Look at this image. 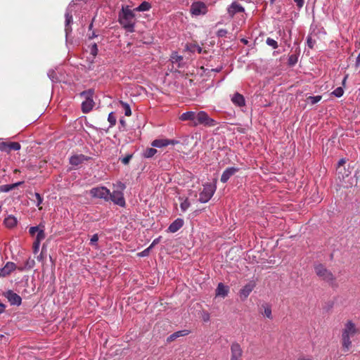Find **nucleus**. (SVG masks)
<instances>
[{
    "label": "nucleus",
    "instance_id": "obj_51",
    "mask_svg": "<svg viewBox=\"0 0 360 360\" xmlns=\"http://www.w3.org/2000/svg\"><path fill=\"white\" fill-rule=\"evenodd\" d=\"M354 176L356 178V183L360 184V170L355 172Z\"/></svg>",
    "mask_w": 360,
    "mask_h": 360
},
{
    "label": "nucleus",
    "instance_id": "obj_9",
    "mask_svg": "<svg viewBox=\"0 0 360 360\" xmlns=\"http://www.w3.org/2000/svg\"><path fill=\"white\" fill-rule=\"evenodd\" d=\"M4 296L8 300L11 305L20 306L22 303L21 297L11 290H8L4 292Z\"/></svg>",
    "mask_w": 360,
    "mask_h": 360
},
{
    "label": "nucleus",
    "instance_id": "obj_38",
    "mask_svg": "<svg viewBox=\"0 0 360 360\" xmlns=\"http://www.w3.org/2000/svg\"><path fill=\"white\" fill-rule=\"evenodd\" d=\"M108 120L110 122V127H112V126H114L116 124V117L113 114V112H110L108 115Z\"/></svg>",
    "mask_w": 360,
    "mask_h": 360
},
{
    "label": "nucleus",
    "instance_id": "obj_52",
    "mask_svg": "<svg viewBox=\"0 0 360 360\" xmlns=\"http://www.w3.org/2000/svg\"><path fill=\"white\" fill-rule=\"evenodd\" d=\"M44 251L42 250L41 253L37 257V259L39 262H42L44 260Z\"/></svg>",
    "mask_w": 360,
    "mask_h": 360
},
{
    "label": "nucleus",
    "instance_id": "obj_15",
    "mask_svg": "<svg viewBox=\"0 0 360 360\" xmlns=\"http://www.w3.org/2000/svg\"><path fill=\"white\" fill-rule=\"evenodd\" d=\"M255 286V285L252 282L248 283L245 285H244L239 292V295L240 298L243 300H245L253 290Z\"/></svg>",
    "mask_w": 360,
    "mask_h": 360
},
{
    "label": "nucleus",
    "instance_id": "obj_61",
    "mask_svg": "<svg viewBox=\"0 0 360 360\" xmlns=\"http://www.w3.org/2000/svg\"><path fill=\"white\" fill-rule=\"evenodd\" d=\"M96 37H97V35L94 32H93L92 34L89 37V39H92Z\"/></svg>",
    "mask_w": 360,
    "mask_h": 360
},
{
    "label": "nucleus",
    "instance_id": "obj_39",
    "mask_svg": "<svg viewBox=\"0 0 360 360\" xmlns=\"http://www.w3.org/2000/svg\"><path fill=\"white\" fill-rule=\"evenodd\" d=\"M321 96H309L308 99L309 100L311 104L314 105L319 102L321 100Z\"/></svg>",
    "mask_w": 360,
    "mask_h": 360
},
{
    "label": "nucleus",
    "instance_id": "obj_58",
    "mask_svg": "<svg viewBox=\"0 0 360 360\" xmlns=\"http://www.w3.org/2000/svg\"><path fill=\"white\" fill-rule=\"evenodd\" d=\"M345 162H346L345 159H344V158L340 159V160H339V162H338V167H340L341 165H342L343 164H345Z\"/></svg>",
    "mask_w": 360,
    "mask_h": 360
},
{
    "label": "nucleus",
    "instance_id": "obj_27",
    "mask_svg": "<svg viewBox=\"0 0 360 360\" xmlns=\"http://www.w3.org/2000/svg\"><path fill=\"white\" fill-rule=\"evenodd\" d=\"M157 152L158 150L155 148H148L143 151L142 156L144 158H151L157 153Z\"/></svg>",
    "mask_w": 360,
    "mask_h": 360
},
{
    "label": "nucleus",
    "instance_id": "obj_42",
    "mask_svg": "<svg viewBox=\"0 0 360 360\" xmlns=\"http://www.w3.org/2000/svg\"><path fill=\"white\" fill-rule=\"evenodd\" d=\"M0 150L8 153V143L1 142L0 143Z\"/></svg>",
    "mask_w": 360,
    "mask_h": 360
},
{
    "label": "nucleus",
    "instance_id": "obj_30",
    "mask_svg": "<svg viewBox=\"0 0 360 360\" xmlns=\"http://www.w3.org/2000/svg\"><path fill=\"white\" fill-rule=\"evenodd\" d=\"M121 105L123 107L124 110V115L126 116H130L131 115V110L129 105L124 101H120Z\"/></svg>",
    "mask_w": 360,
    "mask_h": 360
},
{
    "label": "nucleus",
    "instance_id": "obj_54",
    "mask_svg": "<svg viewBox=\"0 0 360 360\" xmlns=\"http://www.w3.org/2000/svg\"><path fill=\"white\" fill-rule=\"evenodd\" d=\"M202 319L204 321H208L210 320V314L208 313H205L202 316Z\"/></svg>",
    "mask_w": 360,
    "mask_h": 360
},
{
    "label": "nucleus",
    "instance_id": "obj_62",
    "mask_svg": "<svg viewBox=\"0 0 360 360\" xmlns=\"http://www.w3.org/2000/svg\"><path fill=\"white\" fill-rule=\"evenodd\" d=\"M298 360H311V359H309V358L302 357V358L298 359Z\"/></svg>",
    "mask_w": 360,
    "mask_h": 360
},
{
    "label": "nucleus",
    "instance_id": "obj_53",
    "mask_svg": "<svg viewBox=\"0 0 360 360\" xmlns=\"http://www.w3.org/2000/svg\"><path fill=\"white\" fill-rule=\"evenodd\" d=\"M297 62V58H294L293 56H290L289 57V63L290 65H294Z\"/></svg>",
    "mask_w": 360,
    "mask_h": 360
},
{
    "label": "nucleus",
    "instance_id": "obj_41",
    "mask_svg": "<svg viewBox=\"0 0 360 360\" xmlns=\"http://www.w3.org/2000/svg\"><path fill=\"white\" fill-rule=\"evenodd\" d=\"M47 75L52 82L57 79L56 72L53 70H49Z\"/></svg>",
    "mask_w": 360,
    "mask_h": 360
},
{
    "label": "nucleus",
    "instance_id": "obj_50",
    "mask_svg": "<svg viewBox=\"0 0 360 360\" xmlns=\"http://www.w3.org/2000/svg\"><path fill=\"white\" fill-rule=\"evenodd\" d=\"M294 1L298 8H302L304 3V0H294Z\"/></svg>",
    "mask_w": 360,
    "mask_h": 360
},
{
    "label": "nucleus",
    "instance_id": "obj_11",
    "mask_svg": "<svg viewBox=\"0 0 360 360\" xmlns=\"http://www.w3.org/2000/svg\"><path fill=\"white\" fill-rule=\"evenodd\" d=\"M72 4H73V3L72 1L69 4V6H68V8L66 10L65 15V31L66 38L68 37L69 34H70L72 32V28L70 27V25L73 21V20H72V11L70 10V8H71Z\"/></svg>",
    "mask_w": 360,
    "mask_h": 360
},
{
    "label": "nucleus",
    "instance_id": "obj_25",
    "mask_svg": "<svg viewBox=\"0 0 360 360\" xmlns=\"http://www.w3.org/2000/svg\"><path fill=\"white\" fill-rule=\"evenodd\" d=\"M262 308L264 309V311L261 312L262 315L269 319H272L273 316L271 306L265 303L262 305Z\"/></svg>",
    "mask_w": 360,
    "mask_h": 360
},
{
    "label": "nucleus",
    "instance_id": "obj_29",
    "mask_svg": "<svg viewBox=\"0 0 360 360\" xmlns=\"http://www.w3.org/2000/svg\"><path fill=\"white\" fill-rule=\"evenodd\" d=\"M34 265H35L34 260L30 257L26 260L24 266L19 268V269L20 271H23L25 269H31L34 266Z\"/></svg>",
    "mask_w": 360,
    "mask_h": 360
},
{
    "label": "nucleus",
    "instance_id": "obj_63",
    "mask_svg": "<svg viewBox=\"0 0 360 360\" xmlns=\"http://www.w3.org/2000/svg\"><path fill=\"white\" fill-rule=\"evenodd\" d=\"M92 27H93V23L91 22V23L89 25V30H91V29H92Z\"/></svg>",
    "mask_w": 360,
    "mask_h": 360
},
{
    "label": "nucleus",
    "instance_id": "obj_6",
    "mask_svg": "<svg viewBox=\"0 0 360 360\" xmlns=\"http://www.w3.org/2000/svg\"><path fill=\"white\" fill-rule=\"evenodd\" d=\"M89 194L92 198L109 201L110 198V191L105 186H96L89 191Z\"/></svg>",
    "mask_w": 360,
    "mask_h": 360
},
{
    "label": "nucleus",
    "instance_id": "obj_23",
    "mask_svg": "<svg viewBox=\"0 0 360 360\" xmlns=\"http://www.w3.org/2000/svg\"><path fill=\"white\" fill-rule=\"evenodd\" d=\"M189 333H190V330H181L176 331L168 337L167 341H169V342L173 341L179 337L186 336V335H188Z\"/></svg>",
    "mask_w": 360,
    "mask_h": 360
},
{
    "label": "nucleus",
    "instance_id": "obj_7",
    "mask_svg": "<svg viewBox=\"0 0 360 360\" xmlns=\"http://www.w3.org/2000/svg\"><path fill=\"white\" fill-rule=\"evenodd\" d=\"M208 11L207 5L202 1H194L190 7V13L192 16L204 15Z\"/></svg>",
    "mask_w": 360,
    "mask_h": 360
},
{
    "label": "nucleus",
    "instance_id": "obj_10",
    "mask_svg": "<svg viewBox=\"0 0 360 360\" xmlns=\"http://www.w3.org/2000/svg\"><path fill=\"white\" fill-rule=\"evenodd\" d=\"M110 200H112L115 205L122 207L126 205L124 194L121 191H114L112 193H110Z\"/></svg>",
    "mask_w": 360,
    "mask_h": 360
},
{
    "label": "nucleus",
    "instance_id": "obj_24",
    "mask_svg": "<svg viewBox=\"0 0 360 360\" xmlns=\"http://www.w3.org/2000/svg\"><path fill=\"white\" fill-rule=\"evenodd\" d=\"M151 146L153 147L156 148H162L169 146V139H155L151 143Z\"/></svg>",
    "mask_w": 360,
    "mask_h": 360
},
{
    "label": "nucleus",
    "instance_id": "obj_13",
    "mask_svg": "<svg viewBox=\"0 0 360 360\" xmlns=\"http://www.w3.org/2000/svg\"><path fill=\"white\" fill-rule=\"evenodd\" d=\"M245 11L244 7L240 4L237 1H234L227 8L228 14L230 17L233 18L235 14L238 13H243Z\"/></svg>",
    "mask_w": 360,
    "mask_h": 360
},
{
    "label": "nucleus",
    "instance_id": "obj_1",
    "mask_svg": "<svg viewBox=\"0 0 360 360\" xmlns=\"http://www.w3.org/2000/svg\"><path fill=\"white\" fill-rule=\"evenodd\" d=\"M359 332V329L356 327L355 323L352 321H347L345 323L342 330V345L344 351H349L352 347L351 338Z\"/></svg>",
    "mask_w": 360,
    "mask_h": 360
},
{
    "label": "nucleus",
    "instance_id": "obj_55",
    "mask_svg": "<svg viewBox=\"0 0 360 360\" xmlns=\"http://www.w3.org/2000/svg\"><path fill=\"white\" fill-rule=\"evenodd\" d=\"M6 305L0 302V314H3L5 311Z\"/></svg>",
    "mask_w": 360,
    "mask_h": 360
},
{
    "label": "nucleus",
    "instance_id": "obj_64",
    "mask_svg": "<svg viewBox=\"0 0 360 360\" xmlns=\"http://www.w3.org/2000/svg\"><path fill=\"white\" fill-rule=\"evenodd\" d=\"M198 51L199 53H200L202 51V49L200 46H198Z\"/></svg>",
    "mask_w": 360,
    "mask_h": 360
},
{
    "label": "nucleus",
    "instance_id": "obj_56",
    "mask_svg": "<svg viewBox=\"0 0 360 360\" xmlns=\"http://www.w3.org/2000/svg\"><path fill=\"white\" fill-rule=\"evenodd\" d=\"M23 184H24V181H18V182H16L15 184H12L13 186V188H15L16 187L21 186Z\"/></svg>",
    "mask_w": 360,
    "mask_h": 360
},
{
    "label": "nucleus",
    "instance_id": "obj_47",
    "mask_svg": "<svg viewBox=\"0 0 360 360\" xmlns=\"http://www.w3.org/2000/svg\"><path fill=\"white\" fill-rule=\"evenodd\" d=\"M161 238H162L161 236H159V237L155 238L149 246L151 248H153L155 245L158 244L160 242Z\"/></svg>",
    "mask_w": 360,
    "mask_h": 360
},
{
    "label": "nucleus",
    "instance_id": "obj_2",
    "mask_svg": "<svg viewBox=\"0 0 360 360\" xmlns=\"http://www.w3.org/2000/svg\"><path fill=\"white\" fill-rule=\"evenodd\" d=\"M119 22L128 32H133L135 25L134 11L131 10L129 6H123L119 14Z\"/></svg>",
    "mask_w": 360,
    "mask_h": 360
},
{
    "label": "nucleus",
    "instance_id": "obj_49",
    "mask_svg": "<svg viewBox=\"0 0 360 360\" xmlns=\"http://www.w3.org/2000/svg\"><path fill=\"white\" fill-rule=\"evenodd\" d=\"M152 248L149 246L148 248H147L146 249H145L143 251H142L139 255L141 257H145V256H147L149 253V251L151 250Z\"/></svg>",
    "mask_w": 360,
    "mask_h": 360
},
{
    "label": "nucleus",
    "instance_id": "obj_37",
    "mask_svg": "<svg viewBox=\"0 0 360 360\" xmlns=\"http://www.w3.org/2000/svg\"><path fill=\"white\" fill-rule=\"evenodd\" d=\"M98 51V49L97 44L96 43H94L93 44H91L90 46V53L94 58H95L97 56Z\"/></svg>",
    "mask_w": 360,
    "mask_h": 360
},
{
    "label": "nucleus",
    "instance_id": "obj_8",
    "mask_svg": "<svg viewBox=\"0 0 360 360\" xmlns=\"http://www.w3.org/2000/svg\"><path fill=\"white\" fill-rule=\"evenodd\" d=\"M81 96L85 97V101L82 103V112L88 113L92 110L94 105V102L91 98L92 91L91 90L89 91H83L81 93Z\"/></svg>",
    "mask_w": 360,
    "mask_h": 360
},
{
    "label": "nucleus",
    "instance_id": "obj_33",
    "mask_svg": "<svg viewBox=\"0 0 360 360\" xmlns=\"http://www.w3.org/2000/svg\"><path fill=\"white\" fill-rule=\"evenodd\" d=\"M20 149V144L18 142L8 143V153L11 150H19Z\"/></svg>",
    "mask_w": 360,
    "mask_h": 360
},
{
    "label": "nucleus",
    "instance_id": "obj_60",
    "mask_svg": "<svg viewBox=\"0 0 360 360\" xmlns=\"http://www.w3.org/2000/svg\"><path fill=\"white\" fill-rule=\"evenodd\" d=\"M241 42L244 44L247 45L248 44V41L246 39H241Z\"/></svg>",
    "mask_w": 360,
    "mask_h": 360
},
{
    "label": "nucleus",
    "instance_id": "obj_22",
    "mask_svg": "<svg viewBox=\"0 0 360 360\" xmlns=\"http://www.w3.org/2000/svg\"><path fill=\"white\" fill-rule=\"evenodd\" d=\"M18 220L17 218L13 215H8L4 220V224L7 228L11 229L15 227L17 225Z\"/></svg>",
    "mask_w": 360,
    "mask_h": 360
},
{
    "label": "nucleus",
    "instance_id": "obj_57",
    "mask_svg": "<svg viewBox=\"0 0 360 360\" xmlns=\"http://www.w3.org/2000/svg\"><path fill=\"white\" fill-rule=\"evenodd\" d=\"M178 143H179V141H176V140H174V139L170 140V139H169V145H176Z\"/></svg>",
    "mask_w": 360,
    "mask_h": 360
},
{
    "label": "nucleus",
    "instance_id": "obj_35",
    "mask_svg": "<svg viewBox=\"0 0 360 360\" xmlns=\"http://www.w3.org/2000/svg\"><path fill=\"white\" fill-rule=\"evenodd\" d=\"M14 189L13 184H5L0 186V192L8 193Z\"/></svg>",
    "mask_w": 360,
    "mask_h": 360
},
{
    "label": "nucleus",
    "instance_id": "obj_34",
    "mask_svg": "<svg viewBox=\"0 0 360 360\" xmlns=\"http://www.w3.org/2000/svg\"><path fill=\"white\" fill-rule=\"evenodd\" d=\"M98 235L97 233H95L94 234L91 239H90V242H89V244L91 245V246H94L96 249L98 248Z\"/></svg>",
    "mask_w": 360,
    "mask_h": 360
},
{
    "label": "nucleus",
    "instance_id": "obj_40",
    "mask_svg": "<svg viewBox=\"0 0 360 360\" xmlns=\"http://www.w3.org/2000/svg\"><path fill=\"white\" fill-rule=\"evenodd\" d=\"M307 44L309 48L313 49L316 44V40L313 39L311 35H308L307 38Z\"/></svg>",
    "mask_w": 360,
    "mask_h": 360
},
{
    "label": "nucleus",
    "instance_id": "obj_43",
    "mask_svg": "<svg viewBox=\"0 0 360 360\" xmlns=\"http://www.w3.org/2000/svg\"><path fill=\"white\" fill-rule=\"evenodd\" d=\"M34 196L37 200L35 205H36V206L39 207L42 203L43 198H41V196L40 195V194L39 193H35Z\"/></svg>",
    "mask_w": 360,
    "mask_h": 360
},
{
    "label": "nucleus",
    "instance_id": "obj_19",
    "mask_svg": "<svg viewBox=\"0 0 360 360\" xmlns=\"http://www.w3.org/2000/svg\"><path fill=\"white\" fill-rule=\"evenodd\" d=\"M195 116H196V112L194 111H187L186 112L182 113L179 119L181 121H191V125L192 127H194V122L195 120Z\"/></svg>",
    "mask_w": 360,
    "mask_h": 360
},
{
    "label": "nucleus",
    "instance_id": "obj_28",
    "mask_svg": "<svg viewBox=\"0 0 360 360\" xmlns=\"http://www.w3.org/2000/svg\"><path fill=\"white\" fill-rule=\"evenodd\" d=\"M84 160V155H73L70 158V163L72 165H78Z\"/></svg>",
    "mask_w": 360,
    "mask_h": 360
},
{
    "label": "nucleus",
    "instance_id": "obj_12",
    "mask_svg": "<svg viewBox=\"0 0 360 360\" xmlns=\"http://www.w3.org/2000/svg\"><path fill=\"white\" fill-rule=\"evenodd\" d=\"M231 360H241L243 350L238 342H233L231 345Z\"/></svg>",
    "mask_w": 360,
    "mask_h": 360
},
{
    "label": "nucleus",
    "instance_id": "obj_45",
    "mask_svg": "<svg viewBox=\"0 0 360 360\" xmlns=\"http://www.w3.org/2000/svg\"><path fill=\"white\" fill-rule=\"evenodd\" d=\"M132 156L133 155L132 154H129V155H127L125 157H124L122 159V162L124 164V165H127L130 160L132 158Z\"/></svg>",
    "mask_w": 360,
    "mask_h": 360
},
{
    "label": "nucleus",
    "instance_id": "obj_3",
    "mask_svg": "<svg viewBox=\"0 0 360 360\" xmlns=\"http://www.w3.org/2000/svg\"><path fill=\"white\" fill-rule=\"evenodd\" d=\"M314 271L316 274L319 277L320 279L328 283L330 285L334 284L335 281V276L323 264H316L314 266Z\"/></svg>",
    "mask_w": 360,
    "mask_h": 360
},
{
    "label": "nucleus",
    "instance_id": "obj_32",
    "mask_svg": "<svg viewBox=\"0 0 360 360\" xmlns=\"http://www.w3.org/2000/svg\"><path fill=\"white\" fill-rule=\"evenodd\" d=\"M266 44L272 49H276L278 47V42L272 38L268 37L266 39Z\"/></svg>",
    "mask_w": 360,
    "mask_h": 360
},
{
    "label": "nucleus",
    "instance_id": "obj_36",
    "mask_svg": "<svg viewBox=\"0 0 360 360\" xmlns=\"http://www.w3.org/2000/svg\"><path fill=\"white\" fill-rule=\"evenodd\" d=\"M344 94V90L342 87H337L333 92L332 95L335 96L337 98H340Z\"/></svg>",
    "mask_w": 360,
    "mask_h": 360
},
{
    "label": "nucleus",
    "instance_id": "obj_46",
    "mask_svg": "<svg viewBox=\"0 0 360 360\" xmlns=\"http://www.w3.org/2000/svg\"><path fill=\"white\" fill-rule=\"evenodd\" d=\"M227 32H227L226 30H225V29H220V30H219L217 31V36L218 37H225L226 35Z\"/></svg>",
    "mask_w": 360,
    "mask_h": 360
},
{
    "label": "nucleus",
    "instance_id": "obj_18",
    "mask_svg": "<svg viewBox=\"0 0 360 360\" xmlns=\"http://www.w3.org/2000/svg\"><path fill=\"white\" fill-rule=\"evenodd\" d=\"M231 102L236 106L243 107L245 105V100L244 96L236 92L231 98Z\"/></svg>",
    "mask_w": 360,
    "mask_h": 360
},
{
    "label": "nucleus",
    "instance_id": "obj_5",
    "mask_svg": "<svg viewBox=\"0 0 360 360\" xmlns=\"http://www.w3.org/2000/svg\"><path fill=\"white\" fill-rule=\"evenodd\" d=\"M216 189L215 184H206L203 185V189L199 194V202L201 203L207 202L214 194Z\"/></svg>",
    "mask_w": 360,
    "mask_h": 360
},
{
    "label": "nucleus",
    "instance_id": "obj_26",
    "mask_svg": "<svg viewBox=\"0 0 360 360\" xmlns=\"http://www.w3.org/2000/svg\"><path fill=\"white\" fill-rule=\"evenodd\" d=\"M151 8V4L148 1H143L139 6L134 9V11L144 12Z\"/></svg>",
    "mask_w": 360,
    "mask_h": 360
},
{
    "label": "nucleus",
    "instance_id": "obj_21",
    "mask_svg": "<svg viewBox=\"0 0 360 360\" xmlns=\"http://www.w3.org/2000/svg\"><path fill=\"white\" fill-rule=\"evenodd\" d=\"M229 288L222 283H219L216 289V296H221L225 297L228 295Z\"/></svg>",
    "mask_w": 360,
    "mask_h": 360
},
{
    "label": "nucleus",
    "instance_id": "obj_31",
    "mask_svg": "<svg viewBox=\"0 0 360 360\" xmlns=\"http://www.w3.org/2000/svg\"><path fill=\"white\" fill-rule=\"evenodd\" d=\"M191 206V203L188 198H185L180 204V207L182 212H186L189 207Z\"/></svg>",
    "mask_w": 360,
    "mask_h": 360
},
{
    "label": "nucleus",
    "instance_id": "obj_48",
    "mask_svg": "<svg viewBox=\"0 0 360 360\" xmlns=\"http://www.w3.org/2000/svg\"><path fill=\"white\" fill-rule=\"evenodd\" d=\"M8 341V335L0 334V342L6 343Z\"/></svg>",
    "mask_w": 360,
    "mask_h": 360
},
{
    "label": "nucleus",
    "instance_id": "obj_16",
    "mask_svg": "<svg viewBox=\"0 0 360 360\" xmlns=\"http://www.w3.org/2000/svg\"><path fill=\"white\" fill-rule=\"evenodd\" d=\"M184 221L181 218H177L169 226L167 231L169 233H176L184 226Z\"/></svg>",
    "mask_w": 360,
    "mask_h": 360
},
{
    "label": "nucleus",
    "instance_id": "obj_4",
    "mask_svg": "<svg viewBox=\"0 0 360 360\" xmlns=\"http://www.w3.org/2000/svg\"><path fill=\"white\" fill-rule=\"evenodd\" d=\"M217 124V122L210 117L207 112L201 110L196 112L194 127L202 125L206 127H212L216 126Z\"/></svg>",
    "mask_w": 360,
    "mask_h": 360
},
{
    "label": "nucleus",
    "instance_id": "obj_20",
    "mask_svg": "<svg viewBox=\"0 0 360 360\" xmlns=\"http://www.w3.org/2000/svg\"><path fill=\"white\" fill-rule=\"evenodd\" d=\"M45 238V233L44 231H39V233L37 234L36 239L33 243V252L37 254L39 250V246L41 241L44 240Z\"/></svg>",
    "mask_w": 360,
    "mask_h": 360
},
{
    "label": "nucleus",
    "instance_id": "obj_14",
    "mask_svg": "<svg viewBox=\"0 0 360 360\" xmlns=\"http://www.w3.org/2000/svg\"><path fill=\"white\" fill-rule=\"evenodd\" d=\"M239 171V168L235 167H230L226 168L221 176V181L222 183H226L229 179Z\"/></svg>",
    "mask_w": 360,
    "mask_h": 360
},
{
    "label": "nucleus",
    "instance_id": "obj_17",
    "mask_svg": "<svg viewBox=\"0 0 360 360\" xmlns=\"http://www.w3.org/2000/svg\"><path fill=\"white\" fill-rule=\"evenodd\" d=\"M15 269V264L8 262L3 268L0 269V276L5 277L9 275Z\"/></svg>",
    "mask_w": 360,
    "mask_h": 360
},
{
    "label": "nucleus",
    "instance_id": "obj_44",
    "mask_svg": "<svg viewBox=\"0 0 360 360\" xmlns=\"http://www.w3.org/2000/svg\"><path fill=\"white\" fill-rule=\"evenodd\" d=\"M42 231L41 229H39L38 226H32L29 229V233L34 236L36 233L37 234L39 233V231Z\"/></svg>",
    "mask_w": 360,
    "mask_h": 360
},
{
    "label": "nucleus",
    "instance_id": "obj_59",
    "mask_svg": "<svg viewBox=\"0 0 360 360\" xmlns=\"http://www.w3.org/2000/svg\"><path fill=\"white\" fill-rule=\"evenodd\" d=\"M221 70H222V66H219L215 69H212V71H214L215 72H219Z\"/></svg>",
    "mask_w": 360,
    "mask_h": 360
}]
</instances>
